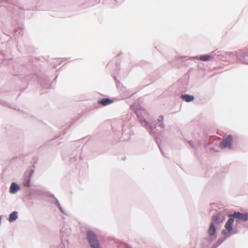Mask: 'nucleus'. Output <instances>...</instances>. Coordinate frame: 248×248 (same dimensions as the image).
Here are the masks:
<instances>
[{
	"label": "nucleus",
	"mask_w": 248,
	"mask_h": 248,
	"mask_svg": "<svg viewBox=\"0 0 248 248\" xmlns=\"http://www.w3.org/2000/svg\"><path fill=\"white\" fill-rule=\"evenodd\" d=\"M87 238L92 248H101L96 236L92 231L87 232Z\"/></svg>",
	"instance_id": "1"
},
{
	"label": "nucleus",
	"mask_w": 248,
	"mask_h": 248,
	"mask_svg": "<svg viewBox=\"0 0 248 248\" xmlns=\"http://www.w3.org/2000/svg\"><path fill=\"white\" fill-rule=\"evenodd\" d=\"M229 217H232L233 219L236 218L237 219V221H246L248 220V213L243 214L239 212H234L233 214L229 215Z\"/></svg>",
	"instance_id": "2"
},
{
	"label": "nucleus",
	"mask_w": 248,
	"mask_h": 248,
	"mask_svg": "<svg viewBox=\"0 0 248 248\" xmlns=\"http://www.w3.org/2000/svg\"><path fill=\"white\" fill-rule=\"evenodd\" d=\"M232 137L231 136H228L226 139H224L220 144V147L222 149L225 148L226 147L231 148L232 147Z\"/></svg>",
	"instance_id": "3"
},
{
	"label": "nucleus",
	"mask_w": 248,
	"mask_h": 248,
	"mask_svg": "<svg viewBox=\"0 0 248 248\" xmlns=\"http://www.w3.org/2000/svg\"><path fill=\"white\" fill-rule=\"evenodd\" d=\"M225 217L220 213L213 215L212 220L217 223H220L223 222L225 220Z\"/></svg>",
	"instance_id": "4"
},
{
	"label": "nucleus",
	"mask_w": 248,
	"mask_h": 248,
	"mask_svg": "<svg viewBox=\"0 0 248 248\" xmlns=\"http://www.w3.org/2000/svg\"><path fill=\"white\" fill-rule=\"evenodd\" d=\"M234 222V219L232 217H230L229 219L225 224V228L227 230L228 232H230V231L233 230V224Z\"/></svg>",
	"instance_id": "5"
},
{
	"label": "nucleus",
	"mask_w": 248,
	"mask_h": 248,
	"mask_svg": "<svg viewBox=\"0 0 248 248\" xmlns=\"http://www.w3.org/2000/svg\"><path fill=\"white\" fill-rule=\"evenodd\" d=\"M113 102V101L109 98H103L98 101V103L102 106H106Z\"/></svg>",
	"instance_id": "6"
},
{
	"label": "nucleus",
	"mask_w": 248,
	"mask_h": 248,
	"mask_svg": "<svg viewBox=\"0 0 248 248\" xmlns=\"http://www.w3.org/2000/svg\"><path fill=\"white\" fill-rule=\"evenodd\" d=\"M216 232V227H215L214 223H211L210 224L209 228L208 231V233L210 236H213L215 234Z\"/></svg>",
	"instance_id": "7"
},
{
	"label": "nucleus",
	"mask_w": 248,
	"mask_h": 248,
	"mask_svg": "<svg viewBox=\"0 0 248 248\" xmlns=\"http://www.w3.org/2000/svg\"><path fill=\"white\" fill-rule=\"evenodd\" d=\"M19 189V187L15 183H12L10 188L11 193H14Z\"/></svg>",
	"instance_id": "8"
},
{
	"label": "nucleus",
	"mask_w": 248,
	"mask_h": 248,
	"mask_svg": "<svg viewBox=\"0 0 248 248\" xmlns=\"http://www.w3.org/2000/svg\"><path fill=\"white\" fill-rule=\"evenodd\" d=\"M181 97L184 100L187 102H190L194 99L193 96L188 94L182 95Z\"/></svg>",
	"instance_id": "9"
},
{
	"label": "nucleus",
	"mask_w": 248,
	"mask_h": 248,
	"mask_svg": "<svg viewBox=\"0 0 248 248\" xmlns=\"http://www.w3.org/2000/svg\"><path fill=\"white\" fill-rule=\"evenodd\" d=\"M17 213L16 211L11 213L9 218V221L11 222L16 220L17 217Z\"/></svg>",
	"instance_id": "10"
},
{
	"label": "nucleus",
	"mask_w": 248,
	"mask_h": 248,
	"mask_svg": "<svg viewBox=\"0 0 248 248\" xmlns=\"http://www.w3.org/2000/svg\"><path fill=\"white\" fill-rule=\"evenodd\" d=\"M212 59V57L210 55H202L200 57V60L202 61H209Z\"/></svg>",
	"instance_id": "11"
},
{
	"label": "nucleus",
	"mask_w": 248,
	"mask_h": 248,
	"mask_svg": "<svg viewBox=\"0 0 248 248\" xmlns=\"http://www.w3.org/2000/svg\"><path fill=\"white\" fill-rule=\"evenodd\" d=\"M31 174H30V175L28 176V177L27 178H25L24 180V181H23V185L25 186H29V185H30V179H31Z\"/></svg>",
	"instance_id": "12"
},
{
	"label": "nucleus",
	"mask_w": 248,
	"mask_h": 248,
	"mask_svg": "<svg viewBox=\"0 0 248 248\" xmlns=\"http://www.w3.org/2000/svg\"><path fill=\"white\" fill-rule=\"evenodd\" d=\"M163 119V116H161L160 117L159 119H158V121H162Z\"/></svg>",
	"instance_id": "13"
},
{
	"label": "nucleus",
	"mask_w": 248,
	"mask_h": 248,
	"mask_svg": "<svg viewBox=\"0 0 248 248\" xmlns=\"http://www.w3.org/2000/svg\"><path fill=\"white\" fill-rule=\"evenodd\" d=\"M222 233L224 234H227V231L226 230H223Z\"/></svg>",
	"instance_id": "14"
}]
</instances>
